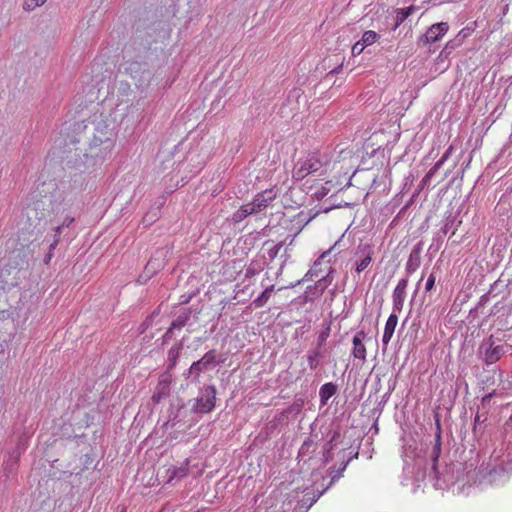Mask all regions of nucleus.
<instances>
[{
  "label": "nucleus",
  "instance_id": "20e7f679",
  "mask_svg": "<svg viewBox=\"0 0 512 512\" xmlns=\"http://www.w3.org/2000/svg\"><path fill=\"white\" fill-rule=\"evenodd\" d=\"M169 253L168 248L156 250L155 254L147 262L143 274L147 277H151L162 270L168 262Z\"/></svg>",
  "mask_w": 512,
  "mask_h": 512
},
{
  "label": "nucleus",
  "instance_id": "0eeeda50",
  "mask_svg": "<svg viewBox=\"0 0 512 512\" xmlns=\"http://www.w3.org/2000/svg\"><path fill=\"white\" fill-rule=\"evenodd\" d=\"M367 338V333L363 330L358 331L352 339L351 355L364 363L367 358V350L364 340Z\"/></svg>",
  "mask_w": 512,
  "mask_h": 512
},
{
  "label": "nucleus",
  "instance_id": "6ab92c4d",
  "mask_svg": "<svg viewBox=\"0 0 512 512\" xmlns=\"http://www.w3.org/2000/svg\"><path fill=\"white\" fill-rule=\"evenodd\" d=\"M413 6L397 10L396 27L401 25L413 12Z\"/></svg>",
  "mask_w": 512,
  "mask_h": 512
},
{
  "label": "nucleus",
  "instance_id": "cd10ccee",
  "mask_svg": "<svg viewBox=\"0 0 512 512\" xmlns=\"http://www.w3.org/2000/svg\"><path fill=\"white\" fill-rule=\"evenodd\" d=\"M179 354V348H171L168 352L169 360L171 361L170 366L173 367L176 364L177 358Z\"/></svg>",
  "mask_w": 512,
  "mask_h": 512
},
{
  "label": "nucleus",
  "instance_id": "dca6fc26",
  "mask_svg": "<svg viewBox=\"0 0 512 512\" xmlns=\"http://www.w3.org/2000/svg\"><path fill=\"white\" fill-rule=\"evenodd\" d=\"M449 152H450V149L447 150L443 156L434 164V166L429 170V172L425 175V177L423 178V183H426L428 181V179H430L438 170L439 168L444 164V162L448 159L449 157Z\"/></svg>",
  "mask_w": 512,
  "mask_h": 512
},
{
  "label": "nucleus",
  "instance_id": "7c9ffc66",
  "mask_svg": "<svg viewBox=\"0 0 512 512\" xmlns=\"http://www.w3.org/2000/svg\"><path fill=\"white\" fill-rule=\"evenodd\" d=\"M364 48H365V45L361 41H358L352 47V54L360 55L363 52Z\"/></svg>",
  "mask_w": 512,
  "mask_h": 512
},
{
  "label": "nucleus",
  "instance_id": "e433bc0d",
  "mask_svg": "<svg viewBox=\"0 0 512 512\" xmlns=\"http://www.w3.org/2000/svg\"><path fill=\"white\" fill-rule=\"evenodd\" d=\"M1 298H4V299L6 300V293H5L4 288H3V287H2V288H0V299H1Z\"/></svg>",
  "mask_w": 512,
  "mask_h": 512
},
{
  "label": "nucleus",
  "instance_id": "bb28decb",
  "mask_svg": "<svg viewBox=\"0 0 512 512\" xmlns=\"http://www.w3.org/2000/svg\"><path fill=\"white\" fill-rule=\"evenodd\" d=\"M206 369L207 368L203 367L201 360H198V361H195L192 363V365L190 367V373H195L198 376V375H200V373L202 371H204Z\"/></svg>",
  "mask_w": 512,
  "mask_h": 512
},
{
  "label": "nucleus",
  "instance_id": "423d86ee",
  "mask_svg": "<svg viewBox=\"0 0 512 512\" xmlns=\"http://www.w3.org/2000/svg\"><path fill=\"white\" fill-rule=\"evenodd\" d=\"M449 30V24L447 22H439L431 25L422 38L420 39L424 45L435 43L441 40Z\"/></svg>",
  "mask_w": 512,
  "mask_h": 512
},
{
  "label": "nucleus",
  "instance_id": "9b49d317",
  "mask_svg": "<svg viewBox=\"0 0 512 512\" xmlns=\"http://www.w3.org/2000/svg\"><path fill=\"white\" fill-rule=\"evenodd\" d=\"M397 323H398L397 315L391 314L386 321V324L384 327V333H383V337H382V342L385 346L388 345V343L390 342V340L395 332Z\"/></svg>",
  "mask_w": 512,
  "mask_h": 512
},
{
  "label": "nucleus",
  "instance_id": "f03ea898",
  "mask_svg": "<svg viewBox=\"0 0 512 512\" xmlns=\"http://www.w3.org/2000/svg\"><path fill=\"white\" fill-rule=\"evenodd\" d=\"M327 164L323 162L322 156L318 151H309L300 156L292 169V179L302 181L307 176L327 178Z\"/></svg>",
  "mask_w": 512,
  "mask_h": 512
},
{
  "label": "nucleus",
  "instance_id": "f257e3e1",
  "mask_svg": "<svg viewBox=\"0 0 512 512\" xmlns=\"http://www.w3.org/2000/svg\"><path fill=\"white\" fill-rule=\"evenodd\" d=\"M93 125V135L90 140L91 152L103 160L107 159L112 155L115 147L114 129L102 117L95 119Z\"/></svg>",
  "mask_w": 512,
  "mask_h": 512
},
{
  "label": "nucleus",
  "instance_id": "f3484780",
  "mask_svg": "<svg viewBox=\"0 0 512 512\" xmlns=\"http://www.w3.org/2000/svg\"><path fill=\"white\" fill-rule=\"evenodd\" d=\"M255 213V209L253 208V205L250 203L243 205L235 214H234V220L239 222L242 221L244 218H246L248 215Z\"/></svg>",
  "mask_w": 512,
  "mask_h": 512
},
{
  "label": "nucleus",
  "instance_id": "f704fd0d",
  "mask_svg": "<svg viewBox=\"0 0 512 512\" xmlns=\"http://www.w3.org/2000/svg\"><path fill=\"white\" fill-rule=\"evenodd\" d=\"M23 8L26 10V11H30L32 8L30 6V3H29V0H25L24 4H23Z\"/></svg>",
  "mask_w": 512,
  "mask_h": 512
},
{
  "label": "nucleus",
  "instance_id": "2f4dec72",
  "mask_svg": "<svg viewBox=\"0 0 512 512\" xmlns=\"http://www.w3.org/2000/svg\"><path fill=\"white\" fill-rule=\"evenodd\" d=\"M471 33H472V30L470 28H463L458 33L457 37L462 39V42H463L465 38H467V37H469L471 35Z\"/></svg>",
  "mask_w": 512,
  "mask_h": 512
},
{
  "label": "nucleus",
  "instance_id": "aec40b11",
  "mask_svg": "<svg viewBox=\"0 0 512 512\" xmlns=\"http://www.w3.org/2000/svg\"><path fill=\"white\" fill-rule=\"evenodd\" d=\"M378 34L373 30H367L363 33L361 42L366 46L372 45L377 41Z\"/></svg>",
  "mask_w": 512,
  "mask_h": 512
},
{
  "label": "nucleus",
  "instance_id": "ddd939ff",
  "mask_svg": "<svg viewBox=\"0 0 512 512\" xmlns=\"http://www.w3.org/2000/svg\"><path fill=\"white\" fill-rule=\"evenodd\" d=\"M420 265L419 249L415 248L411 251L409 260L406 264V271L408 274L415 272Z\"/></svg>",
  "mask_w": 512,
  "mask_h": 512
},
{
  "label": "nucleus",
  "instance_id": "b1692460",
  "mask_svg": "<svg viewBox=\"0 0 512 512\" xmlns=\"http://www.w3.org/2000/svg\"><path fill=\"white\" fill-rule=\"evenodd\" d=\"M0 323L4 325H13V319L11 317V312L5 309L3 306H0ZM3 327L0 325V329Z\"/></svg>",
  "mask_w": 512,
  "mask_h": 512
},
{
  "label": "nucleus",
  "instance_id": "5701e85b",
  "mask_svg": "<svg viewBox=\"0 0 512 512\" xmlns=\"http://www.w3.org/2000/svg\"><path fill=\"white\" fill-rule=\"evenodd\" d=\"M319 356L320 353L317 350L309 351L307 354V362L310 369L314 370L319 365Z\"/></svg>",
  "mask_w": 512,
  "mask_h": 512
},
{
  "label": "nucleus",
  "instance_id": "c9c22d12",
  "mask_svg": "<svg viewBox=\"0 0 512 512\" xmlns=\"http://www.w3.org/2000/svg\"><path fill=\"white\" fill-rule=\"evenodd\" d=\"M46 2V0H34V6H41Z\"/></svg>",
  "mask_w": 512,
  "mask_h": 512
},
{
  "label": "nucleus",
  "instance_id": "4be33fe9",
  "mask_svg": "<svg viewBox=\"0 0 512 512\" xmlns=\"http://www.w3.org/2000/svg\"><path fill=\"white\" fill-rule=\"evenodd\" d=\"M501 351H502L501 346H496V347L491 348L486 353V361L488 363L496 362L500 358Z\"/></svg>",
  "mask_w": 512,
  "mask_h": 512
},
{
  "label": "nucleus",
  "instance_id": "2eb2a0df",
  "mask_svg": "<svg viewBox=\"0 0 512 512\" xmlns=\"http://www.w3.org/2000/svg\"><path fill=\"white\" fill-rule=\"evenodd\" d=\"M274 290V285H270L267 287L261 295H259L256 299H254L253 304L256 308L263 307L268 300L270 299L271 293Z\"/></svg>",
  "mask_w": 512,
  "mask_h": 512
},
{
  "label": "nucleus",
  "instance_id": "39448f33",
  "mask_svg": "<svg viewBox=\"0 0 512 512\" xmlns=\"http://www.w3.org/2000/svg\"><path fill=\"white\" fill-rule=\"evenodd\" d=\"M216 388L209 385L204 389V394L196 399L194 410L198 413H209L215 408Z\"/></svg>",
  "mask_w": 512,
  "mask_h": 512
},
{
  "label": "nucleus",
  "instance_id": "6e6552de",
  "mask_svg": "<svg viewBox=\"0 0 512 512\" xmlns=\"http://www.w3.org/2000/svg\"><path fill=\"white\" fill-rule=\"evenodd\" d=\"M28 441V436L19 438L16 448L12 452H9L8 458L4 461L5 470H9V472H11L14 469L21 453L28 447Z\"/></svg>",
  "mask_w": 512,
  "mask_h": 512
},
{
  "label": "nucleus",
  "instance_id": "c756f323",
  "mask_svg": "<svg viewBox=\"0 0 512 512\" xmlns=\"http://www.w3.org/2000/svg\"><path fill=\"white\" fill-rule=\"evenodd\" d=\"M435 282H436V276L434 273H431L426 281L425 291L430 292L434 288Z\"/></svg>",
  "mask_w": 512,
  "mask_h": 512
},
{
  "label": "nucleus",
  "instance_id": "c85d7f7f",
  "mask_svg": "<svg viewBox=\"0 0 512 512\" xmlns=\"http://www.w3.org/2000/svg\"><path fill=\"white\" fill-rule=\"evenodd\" d=\"M440 451H441V443H440V435H438L437 443H436V445L433 448V461H434V465L437 464V461H438V458H439V455H440Z\"/></svg>",
  "mask_w": 512,
  "mask_h": 512
},
{
  "label": "nucleus",
  "instance_id": "a211bd4d",
  "mask_svg": "<svg viewBox=\"0 0 512 512\" xmlns=\"http://www.w3.org/2000/svg\"><path fill=\"white\" fill-rule=\"evenodd\" d=\"M271 199H272L271 197L266 198L264 194H259L255 197L254 201L250 204L253 205V208L255 209V213H257V212H260L261 210H263L264 208H266L268 205V202Z\"/></svg>",
  "mask_w": 512,
  "mask_h": 512
},
{
  "label": "nucleus",
  "instance_id": "72a5a7b5",
  "mask_svg": "<svg viewBox=\"0 0 512 512\" xmlns=\"http://www.w3.org/2000/svg\"><path fill=\"white\" fill-rule=\"evenodd\" d=\"M161 397H162V396H161V394H159V393H154V395L152 396V399H153V401H154L155 403H158V402L160 401Z\"/></svg>",
  "mask_w": 512,
  "mask_h": 512
},
{
  "label": "nucleus",
  "instance_id": "f8f14e48",
  "mask_svg": "<svg viewBox=\"0 0 512 512\" xmlns=\"http://www.w3.org/2000/svg\"><path fill=\"white\" fill-rule=\"evenodd\" d=\"M337 391L335 384L329 382L321 386L319 396L322 403H326Z\"/></svg>",
  "mask_w": 512,
  "mask_h": 512
},
{
  "label": "nucleus",
  "instance_id": "4c0bfd02",
  "mask_svg": "<svg viewBox=\"0 0 512 512\" xmlns=\"http://www.w3.org/2000/svg\"><path fill=\"white\" fill-rule=\"evenodd\" d=\"M183 325V322L179 323V322H173L172 323V328H175V327H181Z\"/></svg>",
  "mask_w": 512,
  "mask_h": 512
},
{
  "label": "nucleus",
  "instance_id": "9d476101",
  "mask_svg": "<svg viewBox=\"0 0 512 512\" xmlns=\"http://www.w3.org/2000/svg\"><path fill=\"white\" fill-rule=\"evenodd\" d=\"M342 185V181L338 177H331L315 190L314 195L318 200L323 199L333 190H337Z\"/></svg>",
  "mask_w": 512,
  "mask_h": 512
},
{
  "label": "nucleus",
  "instance_id": "a878e982",
  "mask_svg": "<svg viewBox=\"0 0 512 512\" xmlns=\"http://www.w3.org/2000/svg\"><path fill=\"white\" fill-rule=\"evenodd\" d=\"M371 260H372L371 256L367 255L363 259H361L359 262H357V265H356L357 273H361L362 271H364L371 263Z\"/></svg>",
  "mask_w": 512,
  "mask_h": 512
},
{
  "label": "nucleus",
  "instance_id": "393cba45",
  "mask_svg": "<svg viewBox=\"0 0 512 512\" xmlns=\"http://www.w3.org/2000/svg\"><path fill=\"white\" fill-rule=\"evenodd\" d=\"M215 359H216L215 350H210L200 360L203 364V367L208 368L209 365H211L215 362Z\"/></svg>",
  "mask_w": 512,
  "mask_h": 512
},
{
  "label": "nucleus",
  "instance_id": "412c9836",
  "mask_svg": "<svg viewBox=\"0 0 512 512\" xmlns=\"http://www.w3.org/2000/svg\"><path fill=\"white\" fill-rule=\"evenodd\" d=\"M462 45V39L459 37H455L453 40H450L446 43L444 49L441 51L440 56L443 54H449L452 50Z\"/></svg>",
  "mask_w": 512,
  "mask_h": 512
},
{
  "label": "nucleus",
  "instance_id": "7ed1b4c3",
  "mask_svg": "<svg viewBox=\"0 0 512 512\" xmlns=\"http://www.w3.org/2000/svg\"><path fill=\"white\" fill-rule=\"evenodd\" d=\"M126 72L134 81L135 86L140 91H147L155 81L154 73L150 71L146 64L132 61L126 67Z\"/></svg>",
  "mask_w": 512,
  "mask_h": 512
},
{
  "label": "nucleus",
  "instance_id": "473e14b6",
  "mask_svg": "<svg viewBox=\"0 0 512 512\" xmlns=\"http://www.w3.org/2000/svg\"><path fill=\"white\" fill-rule=\"evenodd\" d=\"M187 474V468L181 467L174 471L173 476L183 477Z\"/></svg>",
  "mask_w": 512,
  "mask_h": 512
},
{
  "label": "nucleus",
  "instance_id": "4468645a",
  "mask_svg": "<svg viewBox=\"0 0 512 512\" xmlns=\"http://www.w3.org/2000/svg\"><path fill=\"white\" fill-rule=\"evenodd\" d=\"M61 227L60 226H57L54 230H53V239L52 241H48V246H49V252L45 255L44 257V263L45 264H48L52 258V250L56 247V245L58 244V237L61 233Z\"/></svg>",
  "mask_w": 512,
  "mask_h": 512
},
{
  "label": "nucleus",
  "instance_id": "1a4fd4ad",
  "mask_svg": "<svg viewBox=\"0 0 512 512\" xmlns=\"http://www.w3.org/2000/svg\"><path fill=\"white\" fill-rule=\"evenodd\" d=\"M408 286V279H400L393 291V306L395 310L400 311L403 308L406 298V289Z\"/></svg>",
  "mask_w": 512,
  "mask_h": 512
}]
</instances>
